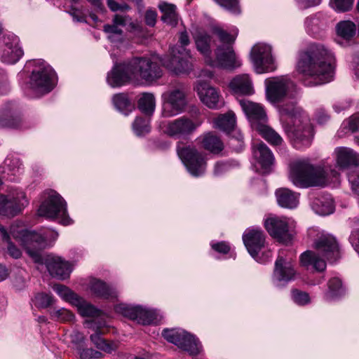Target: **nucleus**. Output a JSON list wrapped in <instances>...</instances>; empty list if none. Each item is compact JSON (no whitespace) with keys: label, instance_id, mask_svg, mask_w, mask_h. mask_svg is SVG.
Wrapping results in <instances>:
<instances>
[{"label":"nucleus","instance_id":"412c9836","mask_svg":"<svg viewBox=\"0 0 359 359\" xmlns=\"http://www.w3.org/2000/svg\"><path fill=\"white\" fill-rule=\"evenodd\" d=\"M196 91L201 101L208 108L217 109L224 105V102L219 91L205 82L200 81L196 86Z\"/></svg>","mask_w":359,"mask_h":359},{"label":"nucleus","instance_id":"0e129e2a","mask_svg":"<svg viewBox=\"0 0 359 359\" xmlns=\"http://www.w3.org/2000/svg\"><path fill=\"white\" fill-rule=\"evenodd\" d=\"M128 20V16L115 15L113 19V22L119 26L121 28L126 25Z\"/></svg>","mask_w":359,"mask_h":359},{"label":"nucleus","instance_id":"e2e57ef3","mask_svg":"<svg viewBox=\"0 0 359 359\" xmlns=\"http://www.w3.org/2000/svg\"><path fill=\"white\" fill-rule=\"evenodd\" d=\"M212 248L215 251L223 254H227L230 250L229 245L224 241L212 244Z\"/></svg>","mask_w":359,"mask_h":359},{"label":"nucleus","instance_id":"9d476101","mask_svg":"<svg viewBox=\"0 0 359 359\" xmlns=\"http://www.w3.org/2000/svg\"><path fill=\"white\" fill-rule=\"evenodd\" d=\"M33 69L29 86L36 96L50 92L55 85V73L44 61L39 60Z\"/></svg>","mask_w":359,"mask_h":359},{"label":"nucleus","instance_id":"7c9ffc66","mask_svg":"<svg viewBox=\"0 0 359 359\" xmlns=\"http://www.w3.org/2000/svg\"><path fill=\"white\" fill-rule=\"evenodd\" d=\"M278 205L285 208L293 209L299 204V194L287 188H280L276 191Z\"/></svg>","mask_w":359,"mask_h":359},{"label":"nucleus","instance_id":"aec40b11","mask_svg":"<svg viewBox=\"0 0 359 359\" xmlns=\"http://www.w3.org/2000/svg\"><path fill=\"white\" fill-rule=\"evenodd\" d=\"M86 326L95 332L90 336V339L97 348L107 353L116 351L118 347V343L116 341H108L104 340L101 335L103 334L102 329L105 326L104 322L97 319L90 321H86Z\"/></svg>","mask_w":359,"mask_h":359},{"label":"nucleus","instance_id":"c9c22d12","mask_svg":"<svg viewBox=\"0 0 359 359\" xmlns=\"http://www.w3.org/2000/svg\"><path fill=\"white\" fill-rule=\"evenodd\" d=\"M158 7L163 13L161 20L163 22L171 26H175L177 24L178 18L175 5L166 2H161Z\"/></svg>","mask_w":359,"mask_h":359},{"label":"nucleus","instance_id":"2eb2a0df","mask_svg":"<svg viewBox=\"0 0 359 359\" xmlns=\"http://www.w3.org/2000/svg\"><path fill=\"white\" fill-rule=\"evenodd\" d=\"M162 335L168 341L187 351L191 355H196L200 352L201 345L198 340L184 330L165 329Z\"/></svg>","mask_w":359,"mask_h":359},{"label":"nucleus","instance_id":"864d4df0","mask_svg":"<svg viewBox=\"0 0 359 359\" xmlns=\"http://www.w3.org/2000/svg\"><path fill=\"white\" fill-rule=\"evenodd\" d=\"M354 0H333L332 7L338 12H346L351 9Z\"/></svg>","mask_w":359,"mask_h":359},{"label":"nucleus","instance_id":"9b49d317","mask_svg":"<svg viewBox=\"0 0 359 359\" xmlns=\"http://www.w3.org/2000/svg\"><path fill=\"white\" fill-rule=\"evenodd\" d=\"M177 153L192 176L199 177L205 173L207 165L205 156L195 147L184 146L179 143L177 146Z\"/></svg>","mask_w":359,"mask_h":359},{"label":"nucleus","instance_id":"bf43d9fd","mask_svg":"<svg viewBox=\"0 0 359 359\" xmlns=\"http://www.w3.org/2000/svg\"><path fill=\"white\" fill-rule=\"evenodd\" d=\"M10 90L8 79L3 71H0V95H6Z\"/></svg>","mask_w":359,"mask_h":359},{"label":"nucleus","instance_id":"3c124183","mask_svg":"<svg viewBox=\"0 0 359 359\" xmlns=\"http://www.w3.org/2000/svg\"><path fill=\"white\" fill-rule=\"evenodd\" d=\"M5 167H7L8 170L11 172V175H15L19 172L21 169L22 163L17 158H6L4 162Z\"/></svg>","mask_w":359,"mask_h":359},{"label":"nucleus","instance_id":"c756f323","mask_svg":"<svg viewBox=\"0 0 359 359\" xmlns=\"http://www.w3.org/2000/svg\"><path fill=\"white\" fill-rule=\"evenodd\" d=\"M90 291L97 297L104 299H115L117 297V291L108 285L104 281L91 278L89 282Z\"/></svg>","mask_w":359,"mask_h":359},{"label":"nucleus","instance_id":"603ef678","mask_svg":"<svg viewBox=\"0 0 359 359\" xmlns=\"http://www.w3.org/2000/svg\"><path fill=\"white\" fill-rule=\"evenodd\" d=\"M81 359H100L102 358L103 354L93 348H79L78 351Z\"/></svg>","mask_w":359,"mask_h":359},{"label":"nucleus","instance_id":"473e14b6","mask_svg":"<svg viewBox=\"0 0 359 359\" xmlns=\"http://www.w3.org/2000/svg\"><path fill=\"white\" fill-rule=\"evenodd\" d=\"M313 210L320 215H327L334 212V206L330 196H320L315 198L311 203Z\"/></svg>","mask_w":359,"mask_h":359},{"label":"nucleus","instance_id":"a211bd4d","mask_svg":"<svg viewBox=\"0 0 359 359\" xmlns=\"http://www.w3.org/2000/svg\"><path fill=\"white\" fill-rule=\"evenodd\" d=\"M283 252L279 254L275 262V267L272 275L273 283L277 286H283L295 278L296 270L290 259L283 256Z\"/></svg>","mask_w":359,"mask_h":359},{"label":"nucleus","instance_id":"393cba45","mask_svg":"<svg viewBox=\"0 0 359 359\" xmlns=\"http://www.w3.org/2000/svg\"><path fill=\"white\" fill-rule=\"evenodd\" d=\"M45 264L50 274L58 279L69 278L72 271L69 263L59 257L48 255L45 259Z\"/></svg>","mask_w":359,"mask_h":359},{"label":"nucleus","instance_id":"cd10ccee","mask_svg":"<svg viewBox=\"0 0 359 359\" xmlns=\"http://www.w3.org/2000/svg\"><path fill=\"white\" fill-rule=\"evenodd\" d=\"M20 118L15 113V107L12 103H5L0 107V127L18 128Z\"/></svg>","mask_w":359,"mask_h":359},{"label":"nucleus","instance_id":"5fc2aeb1","mask_svg":"<svg viewBox=\"0 0 359 359\" xmlns=\"http://www.w3.org/2000/svg\"><path fill=\"white\" fill-rule=\"evenodd\" d=\"M292 299L299 305H305L310 302L309 294L298 290H294L292 292Z\"/></svg>","mask_w":359,"mask_h":359},{"label":"nucleus","instance_id":"79ce46f5","mask_svg":"<svg viewBox=\"0 0 359 359\" xmlns=\"http://www.w3.org/2000/svg\"><path fill=\"white\" fill-rule=\"evenodd\" d=\"M32 301L34 306L39 309H46L54 303L53 296L45 292L36 293Z\"/></svg>","mask_w":359,"mask_h":359},{"label":"nucleus","instance_id":"f257e3e1","mask_svg":"<svg viewBox=\"0 0 359 359\" xmlns=\"http://www.w3.org/2000/svg\"><path fill=\"white\" fill-rule=\"evenodd\" d=\"M333 53L323 44L312 43L299 55L297 72L304 77L307 86L322 85L332 81Z\"/></svg>","mask_w":359,"mask_h":359},{"label":"nucleus","instance_id":"49530a36","mask_svg":"<svg viewBox=\"0 0 359 359\" xmlns=\"http://www.w3.org/2000/svg\"><path fill=\"white\" fill-rule=\"evenodd\" d=\"M53 288L59 296L65 301L70 302L72 304H73L74 300L79 297V295L63 285L55 284L53 285Z\"/></svg>","mask_w":359,"mask_h":359},{"label":"nucleus","instance_id":"4be33fe9","mask_svg":"<svg viewBox=\"0 0 359 359\" xmlns=\"http://www.w3.org/2000/svg\"><path fill=\"white\" fill-rule=\"evenodd\" d=\"M4 46L1 53V60L7 64L17 62L24 53L19 44V39L14 34H8L4 38Z\"/></svg>","mask_w":359,"mask_h":359},{"label":"nucleus","instance_id":"0eeeda50","mask_svg":"<svg viewBox=\"0 0 359 359\" xmlns=\"http://www.w3.org/2000/svg\"><path fill=\"white\" fill-rule=\"evenodd\" d=\"M238 101L253 129L256 130L269 144L275 146L280 145L283 140L278 133L266 124L267 116L262 106L246 99Z\"/></svg>","mask_w":359,"mask_h":359},{"label":"nucleus","instance_id":"f3484780","mask_svg":"<svg viewBox=\"0 0 359 359\" xmlns=\"http://www.w3.org/2000/svg\"><path fill=\"white\" fill-rule=\"evenodd\" d=\"M250 57L257 74L272 72L276 69L271 48L262 43L256 44L251 50Z\"/></svg>","mask_w":359,"mask_h":359},{"label":"nucleus","instance_id":"f03ea898","mask_svg":"<svg viewBox=\"0 0 359 359\" xmlns=\"http://www.w3.org/2000/svg\"><path fill=\"white\" fill-rule=\"evenodd\" d=\"M213 34L217 36L220 43L215 49V59L211 56V36L203 29H196L192 34L196 49L204 57L205 62L210 67L224 69H234L240 67L241 63L236 59L233 49L235 36L220 27H215Z\"/></svg>","mask_w":359,"mask_h":359},{"label":"nucleus","instance_id":"423d86ee","mask_svg":"<svg viewBox=\"0 0 359 359\" xmlns=\"http://www.w3.org/2000/svg\"><path fill=\"white\" fill-rule=\"evenodd\" d=\"M289 179L299 188L324 187L327 175L323 168L311 164L308 159H297L290 164Z\"/></svg>","mask_w":359,"mask_h":359},{"label":"nucleus","instance_id":"58836bf2","mask_svg":"<svg viewBox=\"0 0 359 359\" xmlns=\"http://www.w3.org/2000/svg\"><path fill=\"white\" fill-rule=\"evenodd\" d=\"M72 305L77 308L79 314L83 317L95 316L98 314L97 309L79 296L74 300Z\"/></svg>","mask_w":359,"mask_h":359},{"label":"nucleus","instance_id":"6e6552de","mask_svg":"<svg viewBox=\"0 0 359 359\" xmlns=\"http://www.w3.org/2000/svg\"><path fill=\"white\" fill-rule=\"evenodd\" d=\"M180 46H174L170 49V55L161 60L163 65L170 72L178 74L187 73L192 69L189 61L191 52L185 47L190 43V39L186 30L179 33Z\"/></svg>","mask_w":359,"mask_h":359},{"label":"nucleus","instance_id":"20e7f679","mask_svg":"<svg viewBox=\"0 0 359 359\" xmlns=\"http://www.w3.org/2000/svg\"><path fill=\"white\" fill-rule=\"evenodd\" d=\"M0 234L1 239L7 243V252L13 258L18 259L20 257L22 252L19 248L11 242L10 235L21 244L35 262L43 263L41 250L46 247V236L27 231L23 226L15 224L11 226L9 233L6 228L0 224Z\"/></svg>","mask_w":359,"mask_h":359},{"label":"nucleus","instance_id":"8fccbe9b","mask_svg":"<svg viewBox=\"0 0 359 359\" xmlns=\"http://www.w3.org/2000/svg\"><path fill=\"white\" fill-rule=\"evenodd\" d=\"M104 31L109 34L108 37L111 41H119L122 38L123 30L114 22L112 25H105Z\"/></svg>","mask_w":359,"mask_h":359},{"label":"nucleus","instance_id":"dca6fc26","mask_svg":"<svg viewBox=\"0 0 359 359\" xmlns=\"http://www.w3.org/2000/svg\"><path fill=\"white\" fill-rule=\"evenodd\" d=\"M202 122L198 118L194 121L184 116L163 123L161 128L168 136L180 138L192 134Z\"/></svg>","mask_w":359,"mask_h":359},{"label":"nucleus","instance_id":"ddd939ff","mask_svg":"<svg viewBox=\"0 0 359 359\" xmlns=\"http://www.w3.org/2000/svg\"><path fill=\"white\" fill-rule=\"evenodd\" d=\"M163 116L172 117L182 113L187 104V93L183 86H179L163 93Z\"/></svg>","mask_w":359,"mask_h":359},{"label":"nucleus","instance_id":"4468645a","mask_svg":"<svg viewBox=\"0 0 359 359\" xmlns=\"http://www.w3.org/2000/svg\"><path fill=\"white\" fill-rule=\"evenodd\" d=\"M130 71L133 78L152 82L162 76V70L157 63L154 62L149 57H135L129 61Z\"/></svg>","mask_w":359,"mask_h":359},{"label":"nucleus","instance_id":"4c0bfd02","mask_svg":"<svg viewBox=\"0 0 359 359\" xmlns=\"http://www.w3.org/2000/svg\"><path fill=\"white\" fill-rule=\"evenodd\" d=\"M112 102L114 107L125 115H128L134 109V104L131 102L127 94L118 93L114 95Z\"/></svg>","mask_w":359,"mask_h":359},{"label":"nucleus","instance_id":"f8f14e48","mask_svg":"<svg viewBox=\"0 0 359 359\" xmlns=\"http://www.w3.org/2000/svg\"><path fill=\"white\" fill-rule=\"evenodd\" d=\"M29 200L24 191L11 189L6 194H0V216L13 217L28 205Z\"/></svg>","mask_w":359,"mask_h":359},{"label":"nucleus","instance_id":"13d9d810","mask_svg":"<svg viewBox=\"0 0 359 359\" xmlns=\"http://www.w3.org/2000/svg\"><path fill=\"white\" fill-rule=\"evenodd\" d=\"M157 12L153 9H148L145 13V22L148 26L154 27L156 22Z\"/></svg>","mask_w":359,"mask_h":359},{"label":"nucleus","instance_id":"c03bdc74","mask_svg":"<svg viewBox=\"0 0 359 359\" xmlns=\"http://www.w3.org/2000/svg\"><path fill=\"white\" fill-rule=\"evenodd\" d=\"M156 313L154 311L143 309L139 306L137 322L142 325H149L155 323Z\"/></svg>","mask_w":359,"mask_h":359},{"label":"nucleus","instance_id":"a18cd8bd","mask_svg":"<svg viewBox=\"0 0 359 359\" xmlns=\"http://www.w3.org/2000/svg\"><path fill=\"white\" fill-rule=\"evenodd\" d=\"M139 306H130L125 304H120L115 306L116 312L133 320H137Z\"/></svg>","mask_w":359,"mask_h":359},{"label":"nucleus","instance_id":"052dcab7","mask_svg":"<svg viewBox=\"0 0 359 359\" xmlns=\"http://www.w3.org/2000/svg\"><path fill=\"white\" fill-rule=\"evenodd\" d=\"M330 115L323 108H319L316 111V120L319 124H325L330 120Z\"/></svg>","mask_w":359,"mask_h":359},{"label":"nucleus","instance_id":"09e8293b","mask_svg":"<svg viewBox=\"0 0 359 359\" xmlns=\"http://www.w3.org/2000/svg\"><path fill=\"white\" fill-rule=\"evenodd\" d=\"M50 316L53 319L61 322H72L74 318V315L64 308L52 311Z\"/></svg>","mask_w":359,"mask_h":359},{"label":"nucleus","instance_id":"b1692460","mask_svg":"<svg viewBox=\"0 0 359 359\" xmlns=\"http://www.w3.org/2000/svg\"><path fill=\"white\" fill-rule=\"evenodd\" d=\"M243 241L250 255L253 258H256L257 254L264 246L265 236L260 229L249 228L245 231Z\"/></svg>","mask_w":359,"mask_h":359},{"label":"nucleus","instance_id":"774afa93","mask_svg":"<svg viewBox=\"0 0 359 359\" xmlns=\"http://www.w3.org/2000/svg\"><path fill=\"white\" fill-rule=\"evenodd\" d=\"M8 269L4 264H0V282L5 280L9 276Z\"/></svg>","mask_w":359,"mask_h":359},{"label":"nucleus","instance_id":"ea45409f","mask_svg":"<svg viewBox=\"0 0 359 359\" xmlns=\"http://www.w3.org/2000/svg\"><path fill=\"white\" fill-rule=\"evenodd\" d=\"M355 25L351 21H342L337 25V34L345 39L348 40L352 38L355 35Z\"/></svg>","mask_w":359,"mask_h":359},{"label":"nucleus","instance_id":"e433bc0d","mask_svg":"<svg viewBox=\"0 0 359 359\" xmlns=\"http://www.w3.org/2000/svg\"><path fill=\"white\" fill-rule=\"evenodd\" d=\"M139 109L146 115L151 116L156 107L155 97L152 93H142L137 102Z\"/></svg>","mask_w":359,"mask_h":359},{"label":"nucleus","instance_id":"37998d69","mask_svg":"<svg viewBox=\"0 0 359 359\" xmlns=\"http://www.w3.org/2000/svg\"><path fill=\"white\" fill-rule=\"evenodd\" d=\"M323 25V22L321 20V15L319 14L309 16L305 20V26L307 31L313 35L318 33Z\"/></svg>","mask_w":359,"mask_h":359},{"label":"nucleus","instance_id":"6e6d98bb","mask_svg":"<svg viewBox=\"0 0 359 359\" xmlns=\"http://www.w3.org/2000/svg\"><path fill=\"white\" fill-rule=\"evenodd\" d=\"M70 337L71 341L76 345L78 351H79V348H82L81 347L84 344L85 338L81 332L78 330H74L71 333Z\"/></svg>","mask_w":359,"mask_h":359},{"label":"nucleus","instance_id":"1a4fd4ad","mask_svg":"<svg viewBox=\"0 0 359 359\" xmlns=\"http://www.w3.org/2000/svg\"><path fill=\"white\" fill-rule=\"evenodd\" d=\"M38 209L39 216L50 219L57 218L63 225L72 224L67 211L65 201L55 191H50Z\"/></svg>","mask_w":359,"mask_h":359},{"label":"nucleus","instance_id":"4d7b16f0","mask_svg":"<svg viewBox=\"0 0 359 359\" xmlns=\"http://www.w3.org/2000/svg\"><path fill=\"white\" fill-rule=\"evenodd\" d=\"M107 6L114 12L118 11H126L130 9V6L127 4H118L115 0H107Z\"/></svg>","mask_w":359,"mask_h":359},{"label":"nucleus","instance_id":"69168bd1","mask_svg":"<svg viewBox=\"0 0 359 359\" xmlns=\"http://www.w3.org/2000/svg\"><path fill=\"white\" fill-rule=\"evenodd\" d=\"M272 257V252L271 250H268L262 253V257H259V253L256 256V258H254L259 262L264 263L267 262Z\"/></svg>","mask_w":359,"mask_h":359},{"label":"nucleus","instance_id":"c85d7f7f","mask_svg":"<svg viewBox=\"0 0 359 359\" xmlns=\"http://www.w3.org/2000/svg\"><path fill=\"white\" fill-rule=\"evenodd\" d=\"M253 156L264 172H267L274 162V157L269 148L263 142L253 146Z\"/></svg>","mask_w":359,"mask_h":359},{"label":"nucleus","instance_id":"39448f33","mask_svg":"<svg viewBox=\"0 0 359 359\" xmlns=\"http://www.w3.org/2000/svg\"><path fill=\"white\" fill-rule=\"evenodd\" d=\"M318 254L306 251L302 254L300 262L302 266L309 269L311 266L316 271H323L326 268L323 257L330 262H336L340 257V251L336 238L330 234L323 233L314 243Z\"/></svg>","mask_w":359,"mask_h":359},{"label":"nucleus","instance_id":"6ab92c4d","mask_svg":"<svg viewBox=\"0 0 359 359\" xmlns=\"http://www.w3.org/2000/svg\"><path fill=\"white\" fill-rule=\"evenodd\" d=\"M265 84L266 97L273 103L282 100L293 86V83L287 76L268 79L265 81Z\"/></svg>","mask_w":359,"mask_h":359},{"label":"nucleus","instance_id":"a19ab883","mask_svg":"<svg viewBox=\"0 0 359 359\" xmlns=\"http://www.w3.org/2000/svg\"><path fill=\"white\" fill-rule=\"evenodd\" d=\"M328 290L325 293L327 299H332L343 294L344 290L341 280L337 277H334L328 281Z\"/></svg>","mask_w":359,"mask_h":359},{"label":"nucleus","instance_id":"5701e85b","mask_svg":"<svg viewBox=\"0 0 359 359\" xmlns=\"http://www.w3.org/2000/svg\"><path fill=\"white\" fill-rule=\"evenodd\" d=\"M264 226L271 236L279 242L287 243L291 240L288 224L285 219L273 217L265 220Z\"/></svg>","mask_w":359,"mask_h":359},{"label":"nucleus","instance_id":"f704fd0d","mask_svg":"<svg viewBox=\"0 0 359 359\" xmlns=\"http://www.w3.org/2000/svg\"><path fill=\"white\" fill-rule=\"evenodd\" d=\"M214 127L225 132L231 131L236 126V116L232 111L219 114L213 121Z\"/></svg>","mask_w":359,"mask_h":359},{"label":"nucleus","instance_id":"bb28decb","mask_svg":"<svg viewBox=\"0 0 359 359\" xmlns=\"http://www.w3.org/2000/svg\"><path fill=\"white\" fill-rule=\"evenodd\" d=\"M334 155L337 165L340 169L359 165V154L349 147H337L334 150Z\"/></svg>","mask_w":359,"mask_h":359},{"label":"nucleus","instance_id":"2f4dec72","mask_svg":"<svg viewBox=\"0 0 359 359\" xmlns=\"http://www.w3.org/2000/svg\"><path fill=\"white\" fill-rule=\"evenodd\" d=\"M230 87L235 93L250 95L254 93L252 81L248 74L236 76L230 83Z\"/></svg>","mask_w":359,"mask_h":359},{"label":"nucleus","instance_id":"72a5a7b5","mask_svg":"<svg viewBox=\"0 0 359 359\" xmlns=\"http://www.w3.org/2000/svg\"><path fill=\"white\" fill-rule=\"evenodd\" d=\"M203 147L214 154H218L224 149L220 138L213 133H208L201 137Z\"/></svg>","mask_w":359,"mask_h":359},{"label":"nucleus","instance_id":"7ed1b4c3","mask_svg":"<svg viewBox=\"0 0 359 359\" xmlns=\"http://www.w3.org/2000/svg\"><path fill=\"white\" fill-rule=\"evenodd\" d=\"M280 120L292 146L297 149L309 147L313 137V127L307 115L293 102L280 107Z\"/></svg>","mask_w":359,"mask_h":359},{"label":"nucleus","instance_id":"de8ad7c7","mask_svg":"<svg viewBox=\"0 0 359 359\" xmlns=\"http://www.w3.org/2000/svg\"><path fill=\"white\" fill-rule=\"evenodd\" d=\"M133 129L137 135L148 133L150 130L149 118L137 117L133 124Z\"/></svg>","mask_w":359,"mask_h":359},{"label":"nucleus","instance_id":"338daca9","mask_svg":"<svg viewBox=\"0 0 359 359\" xmlns=\"http://www.w3.org/2000/svg\"><path fill=\"white\" fill-rule=\"evenodd\" d=\"M321 0H301L299 4L301 7L303 8H306L311 6H315L320 4Z\"/></svg>","mask_w":359,"mask_h":359},{"label":"nucleus","instance_id":"680f3d73","mask_svg":"<svg viewBox=\"0 0 359 359\" xmlns=\"http://www.w3.org/2000/svg\"><path fill=\"white\" fill-rule=\"evenodd\" d=\"M347 127L352 132L359 129V113H356L349 118L347 122Z\"/></svg>","mask_w":359,"mask_h":359},{"label":"nucleus","instance_id":"a878e982","mask_svg":"<svg viewBox=\"0 0 359 359\" xmlns=\"http://www.w3.org/2000/svg\"><path fill=\"white\" fill-rule=\"evenodd\" d=\"M133 79L129 62L116 65L107 76V82L112 87H119Z\"/></svg>","mask_w":359,"mask_h":359}]
</instances>
